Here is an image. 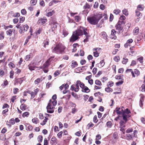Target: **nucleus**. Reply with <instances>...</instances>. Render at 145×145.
Returning <instances> with one entry per match:
<instances>
[{
    "label": "nucleus",
    "instance_id": "obj_1",
    "mask_svg": "<svg viewBox=\"0 0 145 145\" xmlns=\"http://www.w3.org/2000/svg\"><path fill=\"white\" fill-rule=\"evenodd\" d=\"M65 47L61 43L57 44L54 47H52L51 48L52 52L53 53L58 54H63L65 53Z\"/></svg>",
    "mask_w": 145,
    "mask_h": 145
},
{
    "label": "nucleus",
    "instance_id": "obj_2",
    "mask_svg": "<svg viewBox=\"0 0 145 145\" xmlns=\"http://www.w3.org/2000/svg\"><path fill=\"white\" fill-rule=\"evenodd\" d=\"M101 14H98L92 17L88 16L87 20L89 23L91 25H96L98 23L99 20L102 18Z\"/></svg>",
    "mask_w": 145,
    "mask_h": 145
},
{
    "label": "nucleus",
    "instance_id": "obj_3",
    "mask_svg": "<svg viewBox=\"0 0 145 145\" xmlns=\"http://www.w3.org/2000/svg\"><path fill=\"white\" fill-rule=\"evenodd\" d=\"M87 29L86 28L82 26H80L76 31V33L79 36H81L84 34L86 35L88 33L87 32Z\"/></svg>",
    "mask_w": 145,
    "mask_h": 145
},
{
    "label": "nucleus",
    "instance_id": "obj_4",
    "mask_svg": "<svg viewBox=\"0 0 145 145\" xmlns=\"http://www.w3.org/2000/svg\"><path fill=\"white\" fill-rule=\"evenodd\" d=\"M79 36L76 33V32L74 31L70 39V41L71 42H74L79 38Z\"/></svg>",
    "mask_w": 145,
    "mask_h": 145
},
{
    "label": "nucleus",
    "instance_id": "obj_5",
    "mask_svg": "<svg viewBox=\"0 0 145 145\" xmlns=\"http://www.w3.org/2000/svg\"><path fill=\"white\" fill-rule=\"evenodd\" d=\"M54 107L52 106L51 104L50 103H48V105L46 107L47 112L49 113H52L54 112Z\"/></svg>",
    "mask_w": 145,
    "mask_h": 145
},
{
    "label": "nucleus",
    "instance_id": "obj_6",
    "mask_svg": "<svg viewBox=\"0 0 145 145\" xmlns=\"http://www.w3.org/2000/svg\"><path fill=\"white\" fill-rule=\"evenodd\" d=\"M29 28V27L27 24L20 26V30L19 31L20 33L22 34L23 32V31H27Z\"/></svg>",
    "mask_w": 145,
    "mask_h": 145
},
{
    "label": "nucleus",
    "instance_id": "obj_7",
    "mask_svg": "<svg viewBox=\"0 0 145 145\" xmlns=\"http://www.w3.org/2000/svg\"><path fill=\"white\" fill-rule=\"evenodd\" d=\"M131 113V112L130 110L128 108H127L124 110V112H123V116L122 117L123 118V120L126 119V114H129Z\"/></svg>",
    "mask_w": 145,
    "mask_h": 145
},
{
    "label": "nucleus",
    "instance_id": "obj_8",
    "mask_svg": "<svg viewBox=\"0 0 145 145\" xmlns=\"http://www.w3.org/2000/svg\"><path fill=\"white\" fill-rule=\"evenodd\" d=\"M140 96H141V97L140 100L139 105L142 108L143 106L142 102L144 101V95L142 94H140Z\"/></svg>",
    "mask_w": 145,
    "mask_h": 145
},
{
    "label": "nucleus",
    "instance_id": "obj_9",
    "mask_svg": "<svg viewBox=\"0 0 145 145\" xmlns=\"http://www.w3.org/2000/svg\"><path fill=\"white\" fill-rule=\"evenodd\" d=\"M123 25L122 26L121 24L119 23L118 22L115 25L116 29L119 30L120 31L122 30L123 29Z\"/></svg>",
    "mask_w": 145,
    "mask_h": 145
},
{
    "label": "nucleus",
    "instance_id": "obj_10",
    "mask_svg": "<svg viewBox=\"0 0 145 145\" xmlns=\"http://www.w3.org/2000/svg\"><path fill=\"white\" fill-rule=\"evenodd\" d=\"M50 59L49 58L46 61V64H44L42 66L40 67V69H42V68L44 69V68H45L46 67H48L50 65L49 63L50 62Z\"/></svg>",
    "mask_w": 145,
    "mask_h": 145
},
{
    "label": "nucleus",
    "instance_id": "obj_11",
    "mask_svg": "<svg viewBox=\"0 0 145 145\" xmlns=\"http://www.w3.org/2000/svg\"><path fill=\"white\" fill-rule=\"evenodd\" d=\"M116 33V32L114 29H112V30L111 35L112 36H113V37H112V39H115L117 38V37L115 36Z\"/></svg>",
    "mask_w": 145,
    "mask_h": 145
},
{
    "label": "nucleus",
    "instance_id": "obj_12",
    "mask_svg": "<svg viewBox=\"0 0 145 145\" xmlns=\"http://www.w3.org/2000/svg\"><path fill=\"white\" fill-rule=\"evenodd\" d=\"M39 21H40L42 23V25H44L45 23L47 21V20L46 17H44L40 19Z\"/></svg>",
    "mask_w": 145,
    "mask_h": 145
},
{
    "label": "nucleus",
    "instance_id": "obj_13",
    "mask_svg": "<svg viewBox=\"0 0 145 145\" xmlns=\"http://www.w3.org/2000/svg\"><path fill=\"white\" fill-rule=\"evenodd\" d=\"M50 143L52 145H53L55 143L57 144V139L55 137H53L51 139Z\"/></svg>",
    "mask_w": 145,
    "mask_h": 145
},
{
    "label": "nucleus",
    "instance_id": "obj_14",
    "mask_svg": "<svg viewBox=\"0 0 145 145\" xmlns=\"http://www.w3.org/2000/svg\"><path fill=\"white\" fill-rule=\"evenodd\" d=\"M80 82V80H77L76 82L75 85L76 87V88H75V89L74 90V91L76 92H77L78 91L79 88V84Z\"/></svg>",
    "mask_w": 145,
    "mask_h": 145
},
{
    "label": "nucleus",
    "instance_id": "obj_15",
    "mask_svg": "<svg viewBox=\"0 0 145 145\" xmlns=\"http://www.w3.org/2000/svg\"><path fill=\"white\" fill-rule=\"evenodd\" d=\"M120 108H118L117 107L116 108L115 110L114 111V112L116 110L117 114L119 115L122 114V116H123V112H122L120 110Z\"/></svg>",
    "mask_w": 145,
    "mask_h": 145
},
{
    "label": "nucleus",
    "instance_id": "obj_16",
    "mask_svg": "<svg viewBox=\"0 0 145 145\" xmlns=\"http://www.w3.org/2000/svg\"><path fill=\"white\" fill-rule=\"evenodd\" d=\"M82 89H83V90L82 89V91L83 92L88 93L90 91V90L88 88L85 86Z\"/></svg>",
    "mask_w": 145,
    "mask_h": 145
},
{
    "label": "nucleus",
    "instance_id": "obj_17",
    "mask_svg": "<svg viewBox=\"0 0 145 145\" xmlns=\"http://www.w3.org/2000/svg\"><path fill=\"white\" fill-rule=\"evenodd\" d=\"M26 129L27 131H31L32 130L33 127L32 126L29 124H27L26 125Z\"/></svg>",
    "mask_w": 145,
    "mask_h": 145
},
{
    "label": "nucleus",
    "instance_id": "obj_18",
    "mask_svg": "<svg viewBox=\"0 0 145 145\" xmlns=\"http://www.w3.org/2000/svg\"><path fill=\"white\" fill-rule=\"evenodd\" d=\"M126 139L128 140H130L133 138V137L132 135H131L129 134H126Z\"/></svg>",
    "mask_w": 145,
    "mask_h": 145
},
{
    "label": "nucleus",
    "instance_id": "obj_19",
    "mask_svg": "<svg viewBox=\"0 0 145 145\" xmlns=\"http://www.w3.org/2000/svg\"><path fill=\"white\" fill-rule=\"evenodd\" d=\"M49 40L48 39H46L44 40L43 43V44H44L43 47L45 48L46 46L48 45H49Z\"/></svg>",
    "mask_w": 145,
    "mask_h": 145
},
{
    "label": "nucleus",
    "instance_id": "obj_20",
    "mask_svg": "<svg viewBox=\"0 0 145 145\" xmlns=\"http://www.w3.org/2000/svg\"><path fill=\"white\" fill-rule=\"evenodd\" d=\"M124 82L123 79H121L120 81H119L116 83V84L117 86L121 85Z\"/></svg>",
    "mask_w": 145,
    "mask_h": 145
},
{
    "label": "nucleus",
    "instance_id": "obj_21",
    "mask_svg": "<svg viewBox=\"0 0 145 145\" xmlns=\"http://www.w3.org/2000/svg\"><path fill=\"white\" fill-rule=\"evenodd\" d=\"M12 29H10L7 30L6 31V33L7 35H9L10 36L12 35Z\"/></svg>",
    "mask_w": 145,
    "mask_h": 145
},
{
    "label": "nucleus",
    "instance_id": "obj_22",
    "mask_svg": "<svg viewBox=\"0 0 145 145\" xmlns=\"http://www.w3.org/2000/svg\"><path fill=\"white\" fill-rule=\"evenodd\" d=\"M102 36H103V38L104 39L106 40L107 39V35L106 33L105 32H102L101 33Z\"/></svg>",
    "mask_w": 145,
    "mask_h": 145
},
{
    "label": "nucleus",
    "instance_id": "obj_23",
    "mask_svg": "<svg viewBox=\"0 0 145 145\" xmlns=\"http://www.w3.org/2000/svg\"><path fill=\"white\" fill-rule=\"evenodd\" d=\"M123 76L122 74H119V75H116V76L115 78L117 80H121L123 79L122 77H123Z\"/></svg>",
    "mask_w": 145,
    "mask_h": 145
},
{
    "label": "nucleus",
    "instance_id": "obj_24",
    "mask_svg": "<svg viewBox=\"0 0 145 145\" xmlns=\"http://www.w3.org/2000/svg\"><path fill=\"white\" fill-rule=\"evenodd\" d=\"M26 107V105L24 104H22L20 106V108L22 110H25Z\"/></svg>",
    "mask_w": 145,
    "mask_h": 145
},
{
    "label": "nucleus",
    "instance_id": "obj_25",
    "mask_svg": "<svg viewBox=\"0 0 145 145\" xmlns=\"http://www.w3.org/2000/svg\"><path fill=\"white\" fill-rule=\"evenodd\" d=\"M86 36V38L84 39L83 42H87L88 41V39L89 37H90L88 33L86 35H85Z\"/></svg>",
    "mask_w": 145,
    "mask_h": 145
},
{
    "label": "nucleus",
    "instance_id": "obj_26",
    "mask_svg": "<svg viewBox=\"0 0 145 145\" xmlns=\"http://www.w3.org/2000/svg\"><path fill=\"white\" fill-rule=\"evenodd\" d=\"M32 56V54L31 53L29 55H27L25 57V59L27 61H28L30 58Z\"/></svg>",
    "mask_w": 145,
    "mask_h": 145
},
{
    "label": "nucleus",
    "instance_id": "obj_27",
    "mask_svg": "<svg viewBox=\"0 0 145 145\" xmlns=\"http://www.w3.org/2000/svg\"><path fill=\"white\" fill-rule=\"evenodd\" d=\"M28 67L29 69L31 71L34 70L35 69V67L33 66L31 63L28 65Z\"/></svg>",
    "mask_w": 145,
    "mask_h": 145
},
{
    "label": "nucleus",
    "instance_id": "obj_28",
    "mask_svg": "<svg viewBox=\"0 0 145 145\" xmlns=\"http://www.w3.org/2000/svg\"><path fill=\"white\" fill-rule=\"evenodd\" d=\"M139 29L138 27H136L134 31H133V33L134 35H137L139 33Z\"/></svg>",
    "mask_w": 145,
    "mask_h": 145
},
{
    "label": "nucleus",
    "instance_id": "obj_29",
    "mask_svg": "<svg viewBox=\"0 0 145 145\" xmlns=\"http://www.w3.org/2000/svg\"><path fill=\"white\" fill-rule=\"evenodd\" d=\"M78 64L76 61H74V62H72L71 64V66L72 68H74L75 67L77 66Z\"/></svg>",
    "mask_w": 145,
    "mask_h": 145
},
{
    "label": "nucleus",
    "instance_id": "obj_30",
    "mask_svg": "<svg viewBox=\"0 0 145 145\" xmlns=\"http://www.w3.org/2000/svg\"><path fill=\"white\" fill-rule=\"evenodd\" d=\"M48 119L46 117H45V119L43 120L42 123H40V124L42 125H44L47 122V120Z\"/></svg>",
    "mask_w": 145,
    "mask_h": 145
},
{
    "label": "nucleus",
    "instance_id": "obj_31",
    "mask_svg": "<svg viewBox=\"0 0 145 145\" xmlns=\"http://www.w3.org/2000/svg\"><path fill=\"white\" fill-rule=\"evenodd\" d=\"M113 90L112 89L108 87L105 88V91L107 92H112Z\"/></svg>",
    "mask_w": 145,
    "mask_h": 145
},
{
    "label": "nucleus",
    "instance_id": "obj_32",
    "mask_svg": "<svg viewBox=\"0 0 145 145\" xmlns=\"http://www.w3.org/2000/svg\"><path fill=\"white\" fill-rule=\"evenodd\" d=\"M55 12L54 10H52V12H49L47 13V16L48 17H50L52 16L54 13Z\"/></svg>",
    "mask_w": 145,
    "mask_h": 145
},
{
    "label": "nucleus",
    "instance_id": "obj_33",
    "mask_svg": "<svg viewBox=\"0 0 145 145\" xmlns=\"http://www.w3.org/2000/svg\"><path fill=\"white\" fill-rule=\"evenodd\" d=\"M123 13V14L127 16L128 15V12L126 9H124L122 11Z\"/></svg>",
    "mask_w": 145,
    "mask_h": 145
},
{
    "label": "nucleus",
    "instance_id": "obj_34",
    "mask_svg": "<svg viewBox=\"0 0 145 145\" xmlns=\"http://www.w3.org/2000/svg\"><path fill=\"white\" fill-rule=\"evenodd\" d=\"M112 123L111 121H108L106 123V125L108 127L110 128L112 126Z\"/></svg>",
    "mask_w": 145,
    "mask_h": 145
},
{
    "label": "nucleus",
    "instance_id": "obj_35",
    "mask_svg": "<svg viewBox=\"0 0 145 145\" xmlns=\"http://www.w3.org/2000/svg\"><path fill=\"white\" fill-rule=\"evenodd\" d=\"M95 84L98 86H101L102 85L101 82L98 80H95Z\"/></svg>",
    "mask_w": 145,
    "mask_h": 145
},
{
    "label": "nucleus",
    "instance_id": "obj_36",
    "mask_svg": "<svg viewBox=\"0 0 145 145\" xmlns=\"http://www.w3.org/2000/svg\"><path fill=\"white\" fill-rule=\"evenodd\" d=\"M32 121L33 123L37 124L39 120L37 118H35L33 119Z\"/></svg>",
    "mask_w": 145,
    "mask_h": 145
},
{
    "label": "nucleus",
    "instance_id": "obj_37",
    "mask_svg": "<svg viewBox=\"0 0 145 145\" xmlns=\"http://www.w3.org/2000/svg\"><path fill=\"white\" fill-rule=\"evenodd\" d=\"M4 32L2 31L0 33V40H3L4 38Z\"/></svg>",
    "mask_w": 145,
    "mask_h": 145
},
{
    "label": "nucleus",
    "instance_id": "obj_38",
    "mask_svg": "<svg viewBox=\"0 0 145 145\" xmlns=\"http://www.w3.org/2000/svg\"><path fill=\"white\" fill-rule=\"evenodd\" d=\"M144 9V7H142V5H138L137 7V10H142Z\"/></svg>",
    "mask_w": 145,
    "mask_h": 145
},
{
    "label": "nucleus",
    "instance_id": "obj_39",
    "mask_svg": "<svg viewBox=\"0 0 145 145\" xmlns=\"http://www.w3.org/2000/svg\"><path fill=\"white\" fill-rule=\"evenodd\" d=\"M120 12V10L119 9H115L114 11L113 12L116 15L118 14Z\"/></svg>",
    "mask_w": 145,
    "mask_h": 145
},
{
    "label": "nucleus",
    "instance_id": "obj_40",
    "mask_svg": "<svg viewBox=\"0 0 145 145\" xmlns=\"http://www.w3.org/2000/svg\"><path fill=\"white\" fill-rule=\"evenodd\" d=\"M126 122L125 121H124L122 120H121L120 122V124L121 127L122 126L123 127H125V126L123 125L125 124Z\"/></svg>",
    "mask_w": 145,
    "mask_h": 145
},
{
    "label": "nucleus",
    "instance_id": "obj_41",
    "mask_svg": "<svg viewBox=\"0 0 145 145\" xmlns=\"http://www.w3.org/2000/svg\"><path fill=\"white\" fill-rule=\"evenodd\" d=\"M29 113L28 112H24L22 114V116L23 117H28V116L29 115Z\"/></svg>",
    "mask_w": 145,
    "mask_h": 145
},
{
    "label": "nucleus",
    "instance_id": "obj_42",
    "mask_svg": "<svg viewBox=\"0 0 145 145\" xmlns=\"http://www.w3.org/2000/svg\"><path fill=\"white\" fill-rule=\"evenodd\" d=\"M140 90L142 91H145V85L143 84L140 88Z\"/></svg>",
    "mask_w": 145,
    "mask_h": 145
},
{
    "label": "nucleus",
    "instance_id": "obj_43",
    "mask_svg": "<svg viewBox=\"0 0 145 145\" xmlns=\"http://www.w3.org/2000/svg\"><path fill=\"white\" fill-rule=\"evenodd\" d=\"M43 137L42 135H39L38 137V140L40 142H42V140Z\"/></svg>",
    "mask_w": 145,
    "mask_h": 145
},
{
    "label": "nucleus",
    "instance_id": "obj_44",
    "mask_svg": "<svg viewBox=\"0 0 145 145\" xmlns=\"http://www.w3.org/2000/svg\"><path fill=\"white\" fill-rule=\"evenodd\" d=\"M81 19L80 17L78 16H76L74 17L75 20L77 22H79Z\"/></svg>",
    "mask_w": 145,
    "mask_h": 145
},
{
    "label": "nucleus",
    "instance_id": "obj_45",
    "mask_svg": "<svg viewBox=\"0 0 145 145\" xmlns=\"http://www.w3.org/2000/svg\"><path fill=\"white\" fill-rule=\"evenodd\" d=\"M90 8V6L87 3H86V5H84L83 7V8L84 9H86L87 8L89 9Z\"/></svg>",
    "mask_w": 145,
    "mask_h": 145
},
{
    "label": "nucleus",
    "instance_id": "obj_46",
    "mask_svg": "<svg viewBox=\"0 0 145 145\" xmlns=\"http://www.w3.org/2000/svg\"><path fill=\"white\" fill-rule=\"evenodd\" d=\"M57 26L55 24H54V26L52 27L51 29H50L49 31L52 32H54V31L55 30V28Z\"/></svg>",
    "mask_w": 145,
    "mask_h": 145
},
{
    "label": "nucleus",
    "instance_id": "obj_47",
    "mask_svg": "<svg viewBox=\"0 0 145 145\" xmlns=\"http://www.w3.org/2000/svg\"><path fill=\"white\" fill-rule=\"evenodd\" d=\"M13 27V26L11 25H10L9 26H5V25H4V28L6 30L8 29V28H12Z\"/></svg>",
    "mask_w": 145,
    "mask_h": 145
},
{
    "label": "nucleus",
    "instance_id": "obj_48",
    "mask_svg": "<svg viewBox=\"0 0 145 145\" xmlns=\"http://www.w3.org/2000/svg\"><path fill=\"white\" fill-rule=\"evenodd\" d=\"M37 0H31V4L33 5H35L37 3Z\"/></svg>",
    "mask_w": 145,
    "mask_h": 145
},
{
    "label": "nucleus",
    "instance_id": "obj_49",
    "mask_svg": "<svg viewBox=\"0 0 145 145\" xmlns=\"http://www.w3.org/2000/svg\"><path fill=\"white\" fill-rule=\"evenodd\" d=\"M126 119L123 120L124 121H125V122H127V118H130L131 116V115H129V114H126Z\"/></svg>",
    "mask_w": 145,
    "mask_h": 145
},
{
    "label": "nucleus",
    "instance_id": "obj_50",
    "mask_svg": "<svg viewBox=\"0 0 145 145\" xmlns=\"http://www.w3.org/2000/svg\"><path fill=\"white\" fill-rule=\"evenodd\" d=\"M93 55L95 57H97L99 56V54L97 51H96L93 52Z\"/></svg>",
    "mask_w": 145,
    "mask_h": 145
},
{
    "label": "nucleus",
    "instance_id": "obj_51",
    "mask_svg": "<svg viewBox=\"0 0 145 145\" xmlns=\"http://www.w3.org/2000/svg\"><path fill=\"white\" fill-rule=\"evenodd\" d=\"M123 60L122 61V63L123 64H126V63L128 61V59L126 58L125 59L124 58H123Z\"/></svg>",
    "mask_w": 145,
    "mask_h": 145
},
{
    "label": "nucleus",
    "instance_id": "obj_52",
    "mask_svg": "<svg viewBox=\"0 0 145 145\" xmlns=\"http://www.w3.org/2000/svg\"><path fill=\"white\" fill-rule=\"evenodd\" d=\"M114 60L116 62H118L120 59L119 56H115L114 58Z\"/></svg>",
    "mask_w": 145,
    "mask_h": 145
},
{
    "label": "nucleus",
    "instance_id": "obj_53",
    "mask_svg": "<svg viewBox=\"0 0 145 145\" xmlns=\"http://www.w3.org/2000/svg\"><path fill=\"white\" fill-rule=\"evenodd\" d=\"M27 12L26 10L24 9H22L21 10V13L23 15L25 14Z\"/></svg>",
    "mask_w": 145,
    "mask_h": 145
},
{
    "label": "nucleus",
    "instance_id": "obj_54",
    "mask_svg": "<svg viewBox=\"0 0 145 145\" xmlns=\"http://www.w3.org/2000/svg\"><path fill=\"white\" fill-rule=\"evenodd\" d=\"M8 65L13 68H15V65L12 62H10L9 63Z\"/></svg>",
    "mask_w": 145,
    "mask_h": 145
},
{
    "label": "nucleus",
    "instance_id": "obj_55",
    "mask_svg": "<svg viewBox=\"0 0 145 145\" xmlns=\"http://www.w3.org/2000/svg\"><path fill=\"white\" fill-rule=\"evenodd\" d=\"M137 60L139 61L141 63L143 62V57H140L137 59Z\"/></svg>",
    "mask_w": 145,
    "mask_h": 145
},
{
    "label": "nucleus",
    "instance_id": "obj_56",
    "mask_svg": "<svg viewBox=\"0 0 145 145\" xmlns=\"http://www.w3.org/2000/svg\"><path fill=\"white\" fill-rule=\"evenodd\" d=\"M25 20V17L21 16L20 18V23H22Z\"/></svg>",
    "mask_w": 145,
    "mask_h": 145
},
{
    "label": "nucleus",
    "instance_id": "obj_57",
    "mask_svg": "<svg viewBox=\"0 0 145 145\" xmlns=\"http://www.w3.org/2000/svg\"><path fill=\"white\" fill-rule=\"evenodd\" d=\"M9 122L12 125H14L15 124V122L14 121V118H12L9 120Z\"/></svg>",
    "mask_w": 145,
    "mask_h": 145
},
{
    "label": "nucleus",
    "instance_id": "obj_58",
    "mask_svg": "<svg viewBox=\"0 0 145 145\" xmlns=\"http://www.w3.org/2000/svg\"><path fill=\"white\" fill-rule=\"evenodd\" d=\"M93 121L95 123H96L98 121V120H97V117L96 115L95 116H94L93 118Z\"/></svg>",
    "mask_w": 145,
    "mask_h": 145
},
{
    "label": "nucleus",
    "instance_id": "obj_59",
    "mask_svg": "<svg viewBox=\"0 0 145 145\" xmlns=\"http://www.w3.org/2000/svg\"><path fill=\"white\" fill-rule=\"evenodd\" d=\"M16 96H13L11 98V100L12 103H14V100L16 99Z\"/></svg>",
    "mask_w": 145,
    "mask_h": 145
},
{
    "label": "nucleus",
    "instance_id": "obj_60",
    "mask_svg": "<svg viewBox=\"0 0 145 145\" xmlns=\"http://www.w3.org/2000/svg\"><path fill=\"white\" fill-rule=\"evenodd\" d=\"M133 129L131 128H129L127 129L126 131L127 133H130L132 132Z\"/></svg>",
    "mask_w": 145,
    "mask_h": 145
},
{
    "label": "nucleus",
    "instance_id": "obj_61",
    "mask_svg": "<svg viewBox=\"0 0 145 145\" xmlns=\"http://www.w3.org/2000/svg\"><path fill=\"white\" fill-rule=\"evenodd\" d=\"M62 131L59 132L57 134L58 137L59 138H61L62 137Z\"/></svg>",
    "mask_w": 145,
    "mask_h": 145
},
{
    "label": "nucleus",
    "instance_id": "obj_62",
    "mask_svg": "<svg viewBox=\"0 0 145 145\" xmlns=\"http://www.w3.org/2000/svg\"><path fill=\"white\" fill-rule=\"evenodd\" d=\"M84 51L82 50H81L80 51L79 55L80 56H83L84 55Z\"/></svg>",
    "mask_w": 145,
    "mask_h": 145
},
{
    "label": "nucleus",
    "instance_id": "obj_63",
    "mask_svg": "<svg viewBox=\"0 0 145 145\" xmlns=\"http://www.w3.org/2000/svg\"><path fill=\"white\" fill-rule=\"evenodd\" d=\"M104 60L103 59L101 60L100 62V64L102 67H103L105 65V62L104 61Z\"/></svg>",
    "mask_w": 145,
    "mask_h": 145
},
{
    "label": "nucleus",
    "instance_id": "obj_64",
    "mask_svg": "<svg viewBox=\"0 0 145 145\" xmlns=\"http://www.w3.org/2000/svg\"><path fill=\"white\" fill-rule=\"evenodd\" d=\"M79 85L80 87L82 89H83L85 86L84 84L83 83L81 82L80 81L79 83Z\"/></svg>",
    "mask_w": 145,
    "mask_h": 145
}]
</instances>
